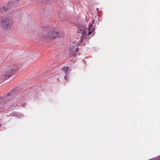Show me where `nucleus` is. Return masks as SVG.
<instances>
[{"label": "nucleus", "mask_w": 160, "mask_h": 160, "mask_svg": "<svg viewBox=\"0 0 160 160\" xmlns=\"http://www.w3.org/2000/svg\"><path fill=\"white\" fill-rule=\"evenodd\" d=\"M17 94L16 90H13L10 93L0 98V104H2L4 102H7L9 100L13 99Z\"/></svg>", "instance_id": "obj_3"}, {"label": "nucleus", "mask_w": 160, "mask_h": 160, "mask_svg": "<svg viewBox=\"0 0 160 160\" xmlns=\"http://www.w3.org/2000/svg\"><path fill=\"white\" fill-rule=\"evenodd\" d=\"M69 68L67 67H65L62 68V70L64 71L65 73H67Z\"/></svg>", "instance_id": "obj_10"}, {"label": "nucleus", "mask_w": 160, "mask_h": 160, "mask_svg": "<svg viewBox=\"0 0 160 160\" xmlns=\"http://www.w3.org/2000/svg\"><path fill=\"white\" fill-rule=\"evenodd\" d=\"M66 78H67L66 76H64V79H65V80H66L67 81V80Z\"/></svg>", "instance_id": "obj_13"}, {"label": "nucleus", "mask_w": 160, "mask_h": 160, "mask_svg": "<svg viewBox=\"0 0 160 160\" xmlns=\"http://www.w3.org/2000/svg\"><path fill=\"white\" fill-rule=\"evenodd\" d=\"M19 70L18 65H12L10 67L8 72L5 73L0 74V82H2L17 73Z\"/></svg>", "instance_id": "obj_1"}, {"label": "nucleus", "mask_w": 160, "mask_h": 160, "mask_svg": "<svg viewBox=\"0 0 160 160\" xmlns=\"http://www.w3.org/2000/svg\"><path fill=\"white\" fill-rule=\"evenodd\" d=\"M78 52L77 46L74 43L73 46L71 47L70 50V53L72 55H75L77 54V52Z\"/></svg>", "instance_id": "obj_6"}, {"label": "nucleus", "mask_w": 160, "mask_h": 160, "mask_svg": "<svg viewBox=\"0 0 160 160\" xmlns=\"http://www.w3.org/2000/svg\"><path fill=\"white\" fill-rule=\"evenodd\" d=\"M15 1H18L19 0H14Z\"/></svg>", "instance_id": "obj_15"}, {"label": "nucleus", "mask_w": 160, "mask_h": 160, "mask_svg": "<svg viewBox=\"0 0 160 160\" xmlns=\"http://www.w3.org/2000/svg\"><path fill=\"white\" fill-rule=\"evenodd\" d=\"M89 35L88 34L84 35V34L83 35H82L81 39V42H83L85 43H88V40L89 38L88 36Z\"/></svg>", "instance_id": "obj_7"}, {"label": "nucleus", "mask_w": 160, "mask_h": 160, "mask_svg": "<svg viewBox=\"0 0 160 160\" xmlns=\"http://www.w3.org/2000/svg\"><path fill=\"white\" fill-rule=\"evenodd\" d=\"M35 34H37V32H35Z\"/></svg>", "instance_id": "obj_14"}, {"label": "nucleus", "mask_w": 160, "mask_h": 160, "mask_svg": "<svg viewBox=\"0 0 160 160\" xmlns=\"http://www.w3.org/2000/svg\"><path fill=\"white\" fill-rule=\"evenodd\" d=\"M37 37H38L39 38H47L46 37V35L45 36L44 34L43 33V32H41L38 35V36H37Z\"/></svg>", "instance_id": "obj_9"}, {"label": "nucleus", "mask_w": 160, "mask_h": 160, "mask_svg": "<svg viewBox=\"0 0 160 160\" xmlns=\"http://www.w3.org/2000/svg\"><path fill=\"white\" fill-rule=\"evenodd\" d=\"M95 22V20L92 21V22L90 23L88 28L85 29L84 26H80L78 28V32L82 34V35L84 34L90 35L91 36H93L95 34L94 28L93 25Z\"/></svg>", "instance_id": "obj_2"}, {"label": "nucleus", "mask_w": 160, "mask_h": 160, "mask_svg": "<svg viewBox=\"0 0 160 160\" xmlns=\"http://www.w3.org/2000/svg\"><path fill=\"white\" fill-rule=\"evenodd\" d=\"M14 4V2H13V1H11L9 3H8V4H9V5H12V4Z\"/></svg>", "instance_id": "obj_11"}, {"label": "nucleus", "mask_w": 160, "mask_h": 160, "mask_svg": "<svg viewBox=\"0 0 160 160\" xmlns=\"http://www.w3.org/2000/svg\"><path fill=\"white\" fill-rule=\"evenodd\" d=\"M10 108H12L13 107V105H10Z\"/></svg>", "instance_id": "obj_12"}, {"label": "nucleus", "mask_w": 160, "mask_h": 160, "mask_svg": "<svg viewBox=\"0 0 160 160\" xmlns=\"http://www.w3.org/2000/svg\"><path fill=\"white\" fill-rule=\"evenodd\" d=\"M8 8V6H3L0 8V12H3L6 11Z\"/></svg>", "instance_id": "obj_8"}, {"label": "nucleus", "mask_w": 160, "mask_h": 160, "mask_svg": "<svg viewBox=\"0 0 160 160\" xmlns=\"http://www.w3.org/2000/svg\"><path fill=\"white\" fill-rule=\"evenodd\" d=\"M12 23L11 19L10 18L7 17L1 20V25L3 28L7 29L11 27Z\"/></svg>", "instance_id": "obj_4"}, {"label": "nucleus", "mask_w": 160, "mask_h": 160, "mask_svg": "<svg viewBox=\"0 0 160 160\" xmlns=\"http://www.w3.org/2000/svg\"><path fill=\"white\" fill-rule=\"evenodd\" d=\"M58 36V31L57 29L51 30L46 34V37L48 39H54Z\"/></svg>", "instance_id": "obj_5"}]
</instances>
